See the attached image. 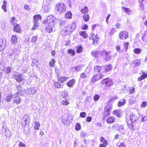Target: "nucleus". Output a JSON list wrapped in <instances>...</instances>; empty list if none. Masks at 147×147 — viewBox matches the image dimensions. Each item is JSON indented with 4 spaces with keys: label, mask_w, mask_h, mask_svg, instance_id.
<instances>
[{
    "label": "nucleus",
    "mask_w": 147,
    "mask_h": 147,
    "mask_svg": "<svg viewBox=\"0 0 147 147\" xmlns=\"http://www.w3.org/2000/svg\"><path fill=\"white\" fill-rule=\"evenodd\" d=\"M135 91V88L133 87L130 88L129 90V93L130 94H132Z\"/></svg>",
    "instance_id": "nucleus-58"
},
{
    "label": "nucleus",
    "mask_w": 147,
    "mask_h": 147,
    "mask_svg": "<svg viewBox=\"0 0 147 147\" xmlns=\"http://www.w3.org/2000/svg\"><path fill=\"white\" fill-rule=\"evenodd\" d=\"M129 35L128 32L126 31H121L119 34V37L121 40H125L128 38Z\"/></svg>",
    "instance_id": "nucleus-10"
},
{
    "label": "nucleus",
    "mask_w": 147,
    "mask_h": 147,
    "mask_svg": "<svg viewBox=\"0 0 147 147\" xmlns=\"http://www.w3.org/2000/svg\"><path fill=\"white\" fill-rule=\"evenodd\" d=\"M47 26L46 27L45 29L46 31L49 33H51L52 32L53 30V26L54 25H50L47 24Z\"/></svg>",
    "instance_id": "nucleus-26"
},
{
    "label": "nucleus",
    "mask_w": 147,
    "mask_h": 147,
    "mask_svg": "<svg viewBox=\"0 0 147 147\" xmlns=\"http://www.w3.org/2000/svg\"><path fill=\"white\" fill-rule=\"evenodd\" d=\"M76 83V80L73 79L69 80L67 83V86L69 87H73Z\"/></svg>",
    "instance_id": "nucleus-22"
},
{
    "label": "nucleus",
    "mask_w": 147,
    "mask_h": 147,
    "mask_svg": "<svg viewBox=\"0 0 147 147\" xmlns=\"http://www.w3.org/2000/svg\"><path fill=\"white\" fill-rule=\"evenodd\" d=\"M67 53L69 54H71V56H74L75 53L74 51L71 49H69L67 51Z\"/></svg>",
    "instance_id": "nucleus-43"
},
{
    "label": "nucleus",
    "mask_w": 147,
    "mask_h": 147,
    "mask_svg": "<svg viewBox=\"0 0 147 147\" xmlns=\"http://www.w3.org/2000/svg\"><path fill=\"white\" fill-rule=\"evenodd\" d=\"M111 52L107 51L106 50L101 51V57L106 61H109L111 58Z\"/></svg>",
    "instance_id": "nucleus-4"
},
{
    "label": "nucleus",
    "mask_w": 147,
    "mask_h": 147,
    "mask_svg": "<svg viewBox=\"0 0 147 147\" xmlns=\"http://www.w3.org/2000/svg\"><path fill=\"white\" fill-rule=\"evenodd\" d=\"M133 63L136 66H138L141 64V61L139 59H136L133 61Z\"/></svg>",
    "instance_id": "nucleus-42"
},
{
    "label": "nucleus",
    "mask_w": 147,
    "mask_h": 147,
    "mask_svg": "<svg viewBox=\"0 0 147 147\" xmlns=\"http://www.w3.org/2000/svg\"><path fill=\"white\" fill-rule=\"evenodd\" d=\"M91 54L92 56L94 58H98L101 57V51H100L99 50H93Z\"/></svg>",
    "instance_id": "nucleus-13"
},
{
    "label": "nucleus",
    "mask_w": 147,
    "mask_h": 147,
    "mask_svg": "<svg viewBox=\"0 0 147 147\" xmlns=\"http://www.w3.org/2000/svg\"><path fill=\"white\" fill-rule=\"evenodd\" d=\"M14 95L13 94L9 93L6 96L5 100L7 102H9L11 101V99L13 97Z\"/></svg>",
    "instance_id": "nucleus-27"
},
{
    "label": "nucleus",
    "mask_w": 147,
    "mask_h": 147,
    "mask_svg": "<svg viewBox=\"0 0 147 147\" xmlns=\"http://www.w3.org/2000/svg\"><path fill=\"white\" fill-rule=\"evenodd\" d=\"M113 114L116 115L117 117H119L121 116V113L120 109H117L113 111Z\"/></svg>",
    "instance_id": "nucleus-31"
},
{
    "label": "nucleus",
    "mask_w": 147,
    "mask_h": 147,
    "mask_svg": "<svg viewBox=\"0 0 147 147\" xmlns=\"http://www.w3.org/2000/svg\"><path fill=\"white\" fill-rule=\"evenodd\" d=\"M10 22L12 25H13L16 24L17 23V20H16V18L14 16L12 17L11 19Z\"/></svg>",
    "instance_id": "nucleus-36"
},
{
    "label": "nucleus",
    "mask_w": 147,
    "mask_h": 147,
    "mask_svg": "<svg viewBox=\"0 0 147 147\" xmlns=\"http://www.w3.org/2000/svg\"><path fill=\"white\" fill-rule=\"evenodd\" d=\"M88 26L86 24H84L81 27V29L82 30H86L88 29Z\"/></svg>",
    "instance_id": "nucleus-54"
},
{
    "label": "nucleus",
    "mask_w": 147,
    "mask_h": 147,
    "mask_svg": "<svg viewBox=\"0 0 147 147\" xmlns=\"http://www.w3.org/2000/svg\"><path fill=\"white\" fill-rule=\"evenodd\" d=\"M68 78V77L62 76L60 77H58L57 78V80L58 82L61 83H63L65 82L67 80Z\"/></svg>",
    "instance_id": "nucleus-20"
},
{
    "label": "nucleus",
    "mask_w": 147,
    "mask_h": 147,
    "mask_svg": "<svg viewBox=\"0 0 147 147\" xmlns=\"http://www.w3.org/2000/svg\"><path fill=\"white\" fill-rule=\"evenodd\" d=\"M18 40V38L16 36L13 35L11 36V41L12 44H15L17 43Z\"/></svg>",
    "instance_id": "nucleus-24"
},
{
    "label": "nucleus",
    "mask_w": 147,
    "mask_h": 147,
    "mask_svg": "<svg viewBox=\"0 0 147 147\" xmlns=\"http://www.w3.org/2000/svg\"><path fill=\"white\" fill-rule=\"evenodd\" d=\"M118 147H126L125 144L123 142H121L118 145Z\"/></svg>",
    "instance_id": "nucleus-59"
},
{
    "label": "nucleus",
    "mask_w": 147,
    "mask_h": 147,
    "mask_svg": "<svg viewBox=\"0 0 147 147\" xmlns=\"http://www.w3.org/2000/svg\"><path fill=\"white\" fill-rule=\"evenodd\" d=\"M61 105L64 106H68L69 104V102L67 100H63L61 102Z\"/></svg>",
    "instance_id": "nucleus-40"
},
{
    "label": "nucleus",
    "mask_w": 147,
    "mask_h": 147,
    "mask_svg": "<svg viewBox=\"0 0 147 147\" xmlns=\"http://www.w3.org/2000/svg\"><path fill=\"white\" fill-rule=\"evenodd\" d=\"M54 10L59 13H61L66 11V6L63 3H57L55 5Z\"/></svg>",
    "instance_id": "nucleus-3"
},
{
    "label": "nucleus",
    "mask_w": 147,
    "mask_h": 147,
    "mask_svg": "<svg viewBox=\"0 0 147 147\" xmlns=\"http://www.w3.org/2000/svg\"><path fill=\"white\" fill-rule=\"evenodd\" d=\"M40 125V124L38 121H35L34 122V129L35 130H38L39 129Z\"/></svg>",
    "instance_id": "nucleus-35"
},
{
    "label": "nucleus",
    "mask_w": 147,
    "mask_h": 147,
    "mask_svg": "<svg viewBox=\"0 0 147 147\" xmlns=\"http://www.w3.org/2000/svg\"><path fill=\"white\" fill-rule=\"evenodd\" d=\"M112 69V66L111 64L106 65L104 66V71L103 72V73L108 72L111 70Z\"/></svg>",
    "instance_id": "nucleus-21"
},
{
    "label": "nucleus",
    "mask_w": 147,
    "mask_h": 147,
    "mask_svg": "<svg viewBox=\"0 0 147 147\" xmlns=\"http://www.w3.org/2000/svg\"><path fill=\"white\" fill-rule=\"evenodd\" d=\"M115 121V118L112 116H110L108 117L106 120L107 123L109 124L114 123Z\"/></svg>",
    "instance_id": "nucleus-18"
},
{
    "label": "nucleus",
    "mask_w": 147,
    "mask_h": 147,
    "mask_svg": "<svg viewBox=\"0 0 147 147\" xmlns=\"http://www.w3.org/2000/svg\"><path fill=\"white\" fill-rule=\"evenodd\" d=\"M129 116V119H127L126 121L127 126L130 129H133L134 126V122L138 119V117L133 113L130 114Z\"/></svg>",
    "instance_id": "nucleus-2"
},
{
    "label": "nucleus",
    "mask_w": 147,
    "mask_h": 147,
    "mask_svg": "<svg viewBox=\"0 0 147 147\" xmlns=\"http://www.w3.org/2000/svg\"><path fill=\"white\" fill-rule=\"evenodd\" d=\"M80 77L81 79H84L87 78V76L85 73L83 72L80 74Z\"/></svg>",
    "instance_id": "nucleus-51"
},
{
    "label": "nucleus",
    "mask_w": 147,
    "mask_h": 147,
    "mask_svg": "<svg viewBox=\"0 0 147 147\" xmlns=\"http://www.w3.org/2000/svg\"><path fill=\"white\" fill-rule=\"evenodd\" d=\"M115 26L117 29H120L121 28V24L120 23H117L115 25Z\"/></svg>",
    "instance_id": "nucleus-56"
},
{
    "label": "nucleus",
    "mask_w": 147,
    "mask_h": 147,
    "mask_svg": "<svg viewBox=\"0 0 147 147\" xmlns=\"http://www.w3.org/2000/svg\"><path fill=\"white\" fill-rule=\"evenodd\" d=\"M37 37L35 36H34L32 38L31 40L32 42H35L37 40Z\"/></svg>",
    "instance_id": "nucleus-60"
},
{
    "label": "nucleus",
    "mask_w": 147,
    "mask_h": 147,
    "mask_svg": "<svg viewBox=\"0 0 147 147\" xmlns=\"http://www.w3.org/2000/svg\"><path fill=\"white\" fill-rule=\"evenodd\" d=\"M19 147H26L25 144L22 142H20L18 144Z\"/></svg>",
    "instance_id": "nucleus-57"
},
{
    "label": "nucleus",
    "mask_w": 147,
    "mask_h": 147,
    "mask_svg": "<svg viewBox=\"0 0 147 147\" xmlns=\"http://www.w3.org/2000/svg\"><path fill=\"white\" fill-rule=\"evenodd\" d=\"M77 50L76 52L78 53H80L83 51V48L81 45L78 46L76 47Z\"/></svg>",
    "instance_id": "nucleus-39"
},
{
    "label": "nucleus",
    "mask_w": 147,
    "mask_h": 147,
    "mask_svg": "<svg viewBox=\"0 0 147 147\" xmlns=\"http://www.w3.org/2000/svg\"><path fill=\"white\" fill-rule=\"evenodd\" d=\"M72 16V14L70 11H68L65 13V17L67 19H71Z\"/></svg>",
    "instance_id": "nucleus-28"
},
{
    "label": "nucleus",
    "mask_w": 147,
    "mask_h": 147,
    "mask_svg": "<svg viewBox=\"0 0 147 147\" xmlns=\"http://www.w3.org/2000/svg\"><path fill=\"white\" fill-rule=\"evenodd\" d=\"M13 76L16 81L19 83L24 80V78H22V74H19L18 73L16 72L13 75Z\"/></svg>",
    "instance_id": "nucleus-11"
},
{
    "label": "nucleus",
    "mask_w": 147,
    "mask_h": 147,
    "mask_svg": "<svg viewBox=\"0 0 147 147\" xmlns=\"http://www.w3.org/2000/svg\"><path fill=\"white\" fill-rule=\"evenodd\" d=\"M76 27V23L73 22L69 26L64 27L61 30V34L64 36L68 35L75 30Z\"/></svg>",
    "instance_id": "nucleus-1"
},
{
    "label": "nucleus",
    "mask_w": 147,
    "mask_h": 147,
    "mask_svg": "<svg viewBox=\"0 0 147 147\" xmlns=\"http://www.w3.org/2000/svg\"><path fill=\"white\" fill-rule=\"evenodd\" d=\"M100 142L102 143V144L108 145V142L107 140L103 137H100Z\"/></svg>",
    "instance_id": "nucleus-33"
},
{
    "label": "nucleus",
    "mask_w": 147,
    "mask_h": 147,
    "mask_svg": "<svg viewBox=\"0 0 147 147\" xmlns=\"http://www.w3.org/2000/svg\"><path fill=\"white\" fill-rule=\"evenodd\" d=\"M122 8L126 12H128L130 11L129 9L128 8L124 6L122 7Z\"/></svg>",
    "instance_id": "nucleus-61"
},
{
    "label": "nucleus",
    "mask_w": 147,
    "mask_h": 147,
    "mask_svg": "<svg viewBox=\"0 0 147 147\" xmlns=\"http://www.w3.org/2000/svg\"><path fill=\"white\" fill-rule=\"evenodd\" d=\"M140 9L141 10H143L144 9V6L142 3H140Z\"/></svg>",
    "instance_id": "nucleus-62"
},
{
    "label": "nucleus",
    "mask_w": 147,
    "mask_h": 147,
    "mask_svg": "<svg viewBox=\"0 0 147 147\" xmlns=\"http://www.w3.org/2000/svg\"><path fill=\"white\" fill-rule=\"evenodd\" d=\"M106 76V75H104L103 74L95 75L91 78L90 82L92 83H94L98 80L101 79Z\"/></svg>",
    "instance_id": "nucleus-9"
},
{
    "label": "nucleus",
    "mask_w": 147,
    "mask_h": 147,
    "mask_svg": "<svg viewBox=\"0 0 147 147\" xmlns=\"http://www.w3.org/2000/svg\"><path fill=\"white\" fill-rule=\"evenodd\" d=\"M3 5H2V8L3 10L5 12L7 11L6 6L7 5V2L6 1L4 0L3 1Z\"/></svg>",
    "instance_id": "nucleus-34"
},
{
    "label": "nucleus",
    "mask_w": 147,
    "mask_h": 147,
    "mask_svg": "<svg viewBox=\"0 0 147 147\" xmlns=\"http://www.w3.org/2000/svg\"><path fill=\"white\" fill-rule=\"evenodd\" d=\"M141 72L142 74L141 73L140 74L141 75V76L137 79L138 82L141 81L147 78V73H146L143 70H142Z\"/></svg>",
    "instance_id": "nucleus-14"
},
{
    "label": "nucleus",
    "mask_w": 147,
    "mask_h": 147,
    "mask_svg": "<svg viewBox=\"0 0 147 147\" xmlns=\"http://www.w3.org/2000/svg\"><path fill=\"white\" fill-rule=\"evenodd\" d=\"M61 96L63 98L66 99L68 96V92L66 91H63L61 93Z\"/></svg>",
    "instance_id": "nucleus-37"
},
{
    "label": "nucleus",
    "mask_w": 147,
    "mask_h": 147,
    "mask_svg": "<svg viewBox=\"0 0 147 147\" xmlns=\"http://www.w3.org/2000/svg\"><path fill=\"white\" fill-rule=\"evenodd\" d=\"M54 85L56 88H60L61 86L60 83L59 82H54Z\"/></svg>",
    "instance_id": "nucleus-46"
},
{
    "label": "nucleus",
    "mask_w": 147,
    "mask_h": 147,
    "mask_svg": "<svg viewBox=\"0 0 147 147\" xmlns=\"http://www.w3.org/2000/svg\"><path fill=\"white\" fill-rule=\"evenodd\" d=\"M4 48V44L2 40H0V51L3 50Z\"/></svg>",
    "instance_id": "nucleus-44"
},
{
    "label": "nucleus",
    "mask_w": 147,
    "mask_h": 147,
    "mask_svg": "<svg viewBox=\"0 0 147 147\" xmlns=\"http://www.w3.org/2000/svg\"><path fill=\"white\" fill-rule=\"evenodd\" d=\"M83 20L86 22H88L90 20L89 15L87 13L84 14L82 16Z\"/></svg>",
    "instance_id": "nucleus-30"
},
{
    "label": "nucleus",
    "mask_w": 147,
    "mask_h": 147,
    "mask_svg": "<svg viewBox=\"0 0 147 147\" xmlns=\"http://www.w3.org/2000/svg\"><path fill=\"white\" fill-rule=\"evenodd\" d=\"M116 30L114 28H112L110 32H109V34L110 36H112L116 32Z\"/></svg>",
    "instance_id": "nucleus-50"
},
{
    "label": "nucleus",
    "mask_w": 147,
    "mask_h": 147,
    "mask_svg": "<svg viewBox=\"0 0 147 147\" xmlns=\"http://www.w3.org/2000/svg\"><path fill=\"white\" fill-rule=\"evenodd\" d=\"M55 61L54 59H51V61H50L49 63V65L51 67H53L55 66Z\"/></svg>",
    "instance_id": "nucleus-47"
},
{
    "label": "nucleus",
    "mask_w": 147,
    "mask_h": 147,
    "mask_svg": "<svg viewBox=\"0 0 147 147\" xmlns=\"http://www.w3.org/2000/svg\"><path fill=\"white\" fill-rule=\"evenodd\" d=\"M38 60H37L35 58L33 59L32 60V63L33 65H37V63L38 62Z\"/></svg>",
    "instance_id": "nucleus-52"
},
{
    "label": "nucleus",
    "mask_w": 147,
    "mask_h": 147,
    "mask_svg": "<svg viewBox=\"0 0 147 147\" xmlns=\"http://www.w3.org/2000/svg\"><path fill=\"white\" fill-rule=\"evenodd\" d=\"M56 20V19L55 17L52 15H50L48 16L46 19L43 20L42 23L44 25H54Z\"/></svg>",
    "instance_id": "nucleus-6"
},
{
    "label": "nucleus",
    "mask_w": 147,
    "mask_h": 147,
    "mask_svg": "<svg viewBox=\"0 0 147 147\" xmlns=\"http://www.w3.org/2000/svg\"><path fill=\"white\" fill-rule=\"evenodd\" d=\"M133 52L136 54H140L141 52V50L139 48H136L134 49Z\"/></svg>",
    "instance_id": "nucleus-41"
},
{
    "label": "nucleus",
    "mask_w": 147,
    "mask_h": 147,
    "mask_svg": "<svg viewBox=\"0 0 147 147\" xmlns=\"http://www.w3.org/2000/svg\"><path fill=\"white\" fill-rule=\"evenodd\" d=\"M16 88L17 92L15 94L18 95L20 94L21 96H23L24 95L23 93L24 90H23L22 86L20 85H18L16 86Z\"/></svg>",
    "instance_id": "nucleus-16"
},
{
    "label": "nucleus",
    "mask_w": 147,
    "mask_h": 147,
    "mask_svg": "<svg viewBox=\"0 0 147 147\" xmlns=\"http://www.w3.org/2000/svg\"><path fill=\"white\" fill-rule=\"evenodd\" d=\"M112 106L111 105L106 106L104 108V110L103 112V115L104 117L110 115L111 111L112 110Z\"/></svg>",
    "instance_id": "nucleus-8"
},
{
    "label": "nucleus",
    "mask_w": 147,
    "mask_h": 147,
    "mask_svg": "<svg viewBox=\"0 0 147 147\" xmlns=\"http://www.w3.org/2000/svg\"><path fill=\"white\" fill-rule=\"evenodd\" d=\"M5 135L7 137H10L11 135V132L8 129H6L5 130Z\"/></svg>",
    "instance_id": "nucleus-38"
},
{
    "label": "nucleus",
    "mask_w": 147,
    "mask_h": 147,
    "mask_svg": "<svg viewBox=\"0 0 147 147\" xmlns=\"http://www.w3.org/2000/svg\"><path fill=\"white\" fill-rule=\"evenodd\" d=\"M89 39L92 42V44L96 46L100 43L99 38L97 34H94V33L90 34Z\"/></svg>",
    "instance_id": "nucleus-5"
},
{
    "label": "nucleus",
    "mask_w": 147,
    "mask_h": 147,
    "mask_svg": "<svg viewBox=\"0 0 147 147\" xmlns=\"http://www.w3.org/2000/svg\"><path fill=\"white\" fill-rule=\"evenodd\" d=\"M11 71V69L10 67H7L6 69V73H9Z\"/></svg>",
    "instance_id": "nucleus-64"
},
{
    "label": "nucleus",
    "mask_w": 147,
    "mask_h": 147,
    "mask_svg": "<svg viewBox=\"0 0 147 147\" xmlns=\"http://www.w3.org/2000/svg\"><path fill=\"white\" fill-rule=\"evenodd\" d=\"M81 127V125L80 123H77L75 125V130L76 131H78L80 129Z\"/></svg>",
    "instance_id": "nucleus-48"
},
{
    "label": "nucleus",
    "mask_w": 147,
    "mask_h": 147,
    "mask_svg": "<svg viewBox=\"0 0 147 147\" xmlns=\"http://www.w3.org/2000/svg\"><path fill=\"white\" fill-rule=\"evenodd\" d=\"M80 36H81L84 39H86L88 38V34L85 31H82L79 33Z\"/></svg>",
    "instance_id": "nucleus-23"
},
{
    "label": "nucleus",
    "mask_w": 147,
    "mask_h": 147,
    "mask_svg": "<svg viewBox=\"0 0 147 147\" xmlns=\"http://www.w3.org/2000/svg\"><path fill=\"white\" fill-rule=\"evenodd\" d=\"M147 103L146 101L143 102L141 105L140 106L142 108H144L146 107Z\"/></svg>",
    "instance_id": "nucleus-55"
},
{
    "label": "nucleus",
    "mask_w": 147,
    "mask_h": 147,
    "mask_svg": "<svg viewBox=\"0 0 147 147\" xmlns=\"http://www.w3.org/2000/svg\"><path fill=\"white\" fill-rule=\"evenodd\" d=\"M92 118L91 117L88 116L86 118V121L88 122H90L92 121Z\"/></svg>",
    "instance_id": "nucleus-63"
},
{
    "label": "nucleus",
    "mask_w": 147,
    "mask_h": 147,
    "mask_svg": "<svg viewBox=\"0 0 147 147\" xmlns=\"http://www.w3.org/2000/svg\"><path fill=\"white\" fill-rule=\"evenodd\" d=\"M86 113L84 112H82L80 113V116L82 118L85 117L86 116Z\"/></svg>",
    "instance_id": "nucleus-53"
},
{
    "label": "nucleus",
    "mask_w": 147,
    "mask_h": 147,
    "mask_svg": "<svg viewBox=\"0 0 147 147\" xmlns=\"http://www.w3.org/2000/svg\"><path fill=\"white\" fill-rule=\"evenodd\" d=\"M102 67L101 66L96 65L94 66V71L95 73H100L102 70Z\"/></svg>",
    "instance_id": "nucleus-19"
},
{
    "label": "nucleus",
    "mask_w": 147,
    "mask_h": 147,
    "mask_svg": "<svg viewBox=\"0 0 147 147\" xmlns=\"http://www.w3.org/2000/svg\"><path fill=\"white\" fill-rule=\"evenodd\" d=\"M33 21L38 22V20H42V17L40 15L38 14L34 15L33 16Z\"/></svg>",
    "instance_id": "nucleus-25"
},
{
    "label": "nucleus",
    "mask_w": 147,
    "mask_h": 147,
    "mask_svg": "<svg viewBox=\"0 0 147 147\" xmlns=\"http://www.w3.org/2000/svg\"><path fill=\"white\" fill-rule=\"evenodd\" d=\"M33 26L31 28L32 30H35L37 29L39 26V24L38 22L33 21Z\"/></svg>",
    "instance_id": "nucleus-32"
},
{
    "label": "nucleus",
    "mask_w": 147,
    "mask_h": 147,
    "mask_svg": "<svg viewBox=\"0 0 147 147\" xmlns=\"http://www.w3.org/2000/svg\"><path fill=\"white\" fill-rule=\"evenodd\" d=\"M129 44V43L128 42H124L123 43V45L124 47V48L125 49V51H127L128 49V45Z\"/></svg>",
    "instance_id": "nucleus-49"
},
{
    "label": "nucleus",
    "mask_w": 147,
    "mask_h": 147,
    "mask_svg": "<svg viewBox=\"0 0 147 147\" xmlns=\"http://www.w3.org/2000/svg\"><path fill=\"white\" fill-rule=\"evenodd\" d=\"M102 84L107 87H110L113 85V82L112 80L107 77L102 80L101 81Z\"/></svg>",
    "instance_id": "nucleus-7"
},
{
    "label": "nucleus",
    "mask_w": 147,
    "mask_h": 147,
    "mask_svg": "<svg viewBox=\"0 0 147 147\" xmlns=\"http://www.w3.org/2000/svg\"><path fill=\"white\" fill-rule=\"evenodd\" d=\"M13 101L14 104L18 105L21 103L22 99L18 94H15L14 95Z\"/></svg>",
    "instance_id": "nucleus-12"
},
{
    "label": "nucleus",
    "mask_w": 147,
    "mask_h": 147,
    "mask_svg": "<svg viewBox=\"0 0 147 147\" xmlns=\"http://www.w3.org/2000/svg\"><path fill=\"white\" fill-rule=\"evenodd\" d=\"M13 27V31L17 33L20 34L22 32V29L20 25L18 24H16L14 25Z\"/></svg>",
    "instance_id": "nucleus-15"
},
{
    "label": "nucleus",
    "mask_w": 147,
    "mask_h": 147,
    "mask_svg": "<svg viewBox=\"0 0 147 147\" xmlns=\"http://www.w3.org/2000/svg\"><path fill=\"white\" fill-rule=\"evenodd\" d=\"M126 102V100L124 98H122L118 102L117 105L119 107H121L124 105Z\"/></svg>",
    "instance_id": "nucleus-29"
},
{
    "label": "nucleus",
    "mask_w": 147,
    "mask_h": 147,
    "mask_svg": "<svg viewBox=\"0 0 147 147\" xmlns=\"http://www.w3.org/2000/svg\"><path fill=\"white\" fill-rule=\"evenodd\" d=\"M100 96L98 94L94 95L93 97L94 101L96 102L100 98Z\"/></svg>",
    "instance_id": "nucleus-45"
},
{
    "label": "nucleus",
    "mask_w": 147,
    "mask_h": 147,
    "mask_svg": "<svg viewBox=\"0 0 147 147\" xmlns=\"http://www.w3.org/2000/svg\"><path fill=\"white\" fill-rule=\"evenodd\" d=\"M80 11L82 14L88 13L89 11V9L87 6L83 5L80 8Z\"/></svg>",
    "instance_id": "nucleus-17"
}]
</instances>
